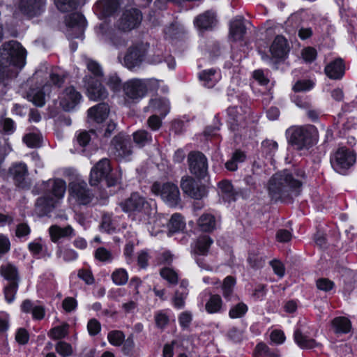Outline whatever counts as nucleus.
Segmentation results:
<instances>
[{"mask_svg":"<svg viewBox=\"0 0 357 357\" xmlns=\"http://www.w3.org/2000/svg\"><path fill=\"white\" fill-rule=\"evenodd\" d=\"M26 50L16 40L3 43L0 48V84L15 76L25 65Z\"/></svg>","mask_w":357,"mask_h":357,"instance_id":"nucleus-1","label":"nucleus"},{"mask_svg":"<svg viewBox=\"0 0 357 357\" xmlns=\"http://www.w3.org/2000/svg\"><path fill=\"white\" fill-rule=\"evenodd\" d=\"M66 190V182L59 178L48 180L42 183L44 196L39 197L36 203V212L39 216L50 213L63 199Z\"/></svg>","mask_w":357,"mask_h":357,"instance_id":"nucleus-2","label":"nucleus"},{"mask_svg":"<svg viewBox=\"0 0 357 357\" xmlns=\"http://www.w3.org/2000/svg\"><path fill=\"white\" fill-rule=\"evenodd\" d=\"M301 185L300 179L295 178L288 170H284L271 177L268 191L271 197L278 200L292 195L297 196Z\"/></svg>","mask_w":357,"mask_h":357,"instance_id":"nucleus-3","label":"nucleus"},{"mask_svg":"<svg viewBox=\"0 0 357 357\" xmlns=\"http://www.w3.org/2000/svg\"><path fill=\"white\" fill-rule=\"evenodd\" d=\"M120 206L129 215L138 216L139 218H149L156 213L155 204L139 192L132 193L128 199L120 204Z\"/></svg>","mask_w":357,"mask_h":357,"instance_id":"nucleus-4","label":"nucleus"},{"mask_svg":"<svg viewBox=\"0 0 357 357\" xmlns=\"http://www.w3.org/2000/svg\"><path fill=\"white\" fill-rule=\"evenodd\" d=\"M159 81L156 79H135L127 82L123 86L126 96L131 100L142 98L148 91H154L158 88Z\"/></svg>","mask_w":357,"mask_h":357,"instance_id":"nucleus-5","label":"nucleus"},{"mask_svg":"<svg viewBox=\"0 0 357 357\" xmlns=\"http://www.w3.org/2000/svg\"><path fill=\"white\" fill-rule=\"evenodd\" d=\"M151 191L153 195L159 196L166 204L171 207H176L180 204L179 189L172 182L155 181L152 184Z\"/></svg>","mask_w":357,"mask_h":357,"instance_id":"nucleus-6","label":"nucleus"},{"mask_svg":"<svg viewBox=\"0 0 357 357\" xmlns=\"http://www.w3.org/2000/svg\"><path fill=\"white\" fill-rule=\"evenodd\" d=\"M289 132L290 142L298 149L308 148L316 142V129L314 126L295 127Z\"/></svg>","mask_w":357,"mask_h":357,"instance_id":"nucleus-7","label":"nucleus"},{"mask_svg":"<svg viewBox=\"0 0 357 357\" xmlns=\"http://www.w3.org/2000/svg\"><path fill=\"white\" fill-rule=\"evenodd\" d=\"M109 152L116 160H130L132 155V148L128 136L122 133L115 136L111 142Z\"/></svg>","mask_w":357,"mask_h":357,"instance_id":"nucleus-8","label":"nucleus"},{"mask_svg":"<svg viewBox=\"0 0 357 357\" xmlns=\"http://www.w3.org/2000/svg\"><path fill=\"white\" fill-rule=\"evenodd\" d=\"M356 161L354 153L344 147L340 148L331 159L333 168L340 174H344Z\"/></svg>","mask_w":357,"mask_h":357,"instance_id":"nucleus-9","label":"nucleus"},{"mask_svg":"<svg viewBox=\"0 0 357 357\" xmlns=\"http://www.w3.org/2000/svg\"><path fill=\"white\" fill-rule=\"evenodd\" d=\"M66 35L69 38H82L86 26V20L79 13H73L66 17Z\"/></svg>","mask_w":357,"mask_h":357,"instance_id":"nucleus-10","label":"nucleus"},{"mask_svg":"<svg viewBox=\"0 0 357 357\" xmlns=\"http://www.w3.org/2000/svg\"><path fill=\"white\" fill-rule=\"evenodd\" d=\"M97 34L101 41L116 48L124 46L126 43L123 35L109 28L105 22L99 26Z\"/></svg>","mask_w":357,"mask_h":357,"instance_id":"nucleus-11","label":"nucleus"},{"mask_svg":"<svg viewBox=\"0 0 357 357\" xmlns=\"http://www.w3.org/2000/svg\"><path fill=\"white\" fill-rule=\"evenodd\" d=\"M69 192L71 199L79 204H88L93 199V195L87 188L86 183L83 181L72 182L70 184Z\"/></svg>","mask_w":357,"mask_h":357,"instance_id":"nucleus-12","label":"nucleus"},{"mask_svg":"<svg viewBox=\"0 0 357 357\" xmlns=\"http://www.w3.org/2000/svg\"><path fill=\"white\" fill-rule=\"evenodd\" d=\"M82 98L81 93L74 86H70L61 92L59 104L64 110L70 111L80 102Z\"/></svg>","mask_w":357,"mask_h":357,"instance_id":"nucleus-13","label":"nucleus"},{"mask_svg":"<svg viewBox=\"0 0 357 357\" xmlns=\"http://www.w3.org/2000/svg\"><path fill=\"white\" fill-rule=\"evenodd\" d=\"M190 170L197 177H204L208 170L207 159L199 151L190 152L188 155Z\"/></svg>","mask_w":357,"mask_h":357,"instance_id":"nucleus-14","label":"nucleus"},{"mask_svg":"<svg viewBox=\"0 0 357 357\" xmlns=\"http://www.w3.org/2000/svg\"><path fill=\"white\" fill-rule=\"evenodd\" d=\"M101 79H94L90 75L84 77V86L89 98L92 100H104L107 98L108 93L100 83Z\"/></svg>","mask_w":357,"mask_h":357,"instance_id":"nucleus-15","label":"nucleus"},{"mask_svg":"<svg viewBox=\"0 0 357 357\" xmlns=\"http://www.w3.org/2000/svg\"><path fill=\"white\" fill-rule=\"evenodd\" d=\"M142 15L137 8L126 9L118 22V28L123 31H129L137 27L141 22Z\"/></svg>","mask_w":357,"mask_h":357,"instance_id":"nucleus-16","label":"nucleus"},{"mask_svg":"<svg viewBox=\"0 0 357 357\" xmlns=\"http://www.w3.org/2000/svg\"><path fill=\"white\" fill-rule=\"evenodd\" d=\"M111 172L112 167L109 160L107 158L100 160L91 170V185H96L102 180L107 179Z\"/></svg>","mask_w":357,"mask_h":357,"instance_id":"nucleus-17","label":"nucleus"},{"mask_svg":"<svg viewBox=\"0 0 357 357\" xmlns=\"http://www.w3.org/2000/svg\"><path fill=\"white\" fill-rule=\"evenodd\" d=\"M146 54V50L142 46L130 47L123 58V65L128 69L138 67L142 63Z\"/></svg>","mask_w":357,"mask_h":357,"instance_id":"nucleus-18","label":"nucleus"},{"mask_svg":"<svg viewBox=\"0 0 357 357\" xmlns=\"http://www.w3.org/2000/svg\"><path fill=\"white\" fill-rule=\"evenodd\" d=\"M46 0H21V11L29 17L40 15L44 12Z\"/></svg>","mask_w":357,"mask_h":357,"instance_id":"nucleus-19","label":"nucleus"},{"mask_svg":"<svg viewBox=\"0 0 357 357\" xmlns=\"http://www.w3.org/2000/svg\"><path fill=\"white\" fill-rule=\"evenodd\" d=\"M10 174L16 185L22 188L26 186V179L28 175V169L24 163L19 162L14 164L10 168Z\"/></svg>","mask_w":357,"mask_h":357,"instance_id":"nucleus-20","label":"nucleus"},{"mask_svg":"<svg viewBox=\"0 0 357 357\" xmlns=\"http://www.w3.org/2000/svg\"><path fill=\"white\" fill-rule=\"evenodd\" d=\"M21 310L24 313H31L34 320H42L45 315V309L43 305L32 302L31 300H24L21 305Z\"/></svg>","mask_w":357,"mask_h":357,"instance_id":"nucleus-21","label":"nucleus"},{"mask_svg":"<svg viewBox=\"0 0 357 357\" xmlns=\"http://www.w3.org/2000/svg\"><path fill=\"white\" fill-rule=\"evenodd\" d=\"M109 112V106L105 103H101L88 110V117L91 121L100 123L107 118Z\"/></svg>","mask_w":357,"mask_h":357,"instance_id":"nucleus-22","label":"nucleus"},{"mask_svg":"<svg viewBox=\"0 0 357 357\" xmlns=\"http://www.w3.org/2000/svg\"><path fill=\"white\" fill-rule=\"evenodd\" d=\"M344 64L342 59H337L328 63L324 69L326 75L332 79H340L344 74Z\"/></svg>","mask_w":357,"mask_h":357,"instance_id":"nucleus-23","label":"nucleus"},{"mask_svg":"<svg viewBox=\"0 0 357 357\" xmlns=\"http://www.w3.org/2000/svg\"><path fill=\"white\" fill-rule=\"evenodd\" d=\"M50 91V86L48 84L44 85L42 89H31L27 94V98L36 106L43 107L45 103V94Z\"/></svg>","mask_w":357,"mask_h":357,"instance_id":"nucleus-24","label":"nucleus"},{"mask_svg":"<svg viewBox=\"0 0 357 357\" xmlns=\"http://www.w3.org/2000/svg\"><path fill=\"white\" fill-rule=\"evenodd\" d=\"M288 50L287 41L281 36L275 37L270 47L273 56L279 59L284 57L288 52Z\"/></svg>","mask_w":357,"mask_h":357,"instance_id":"nucleus-25","label":"nucleus"},{"mask_svg":"<svg viewBox=\"0 0 357 357\" xmlns=\"http://www.w3.org/2000/svg\"><path fill=\"white\" fill-rule=\"evenodd\" d=\"M49 234L52 241L56 243L61 238H68L75 236V231L70 225L61 227L54 225L49 228Z\"/></svg>","mask_w":357,"mask_h":357,"instance_id":"nucleus-26","label":"nucleus"},{"mask_svg":"<svg viewBox=\"0 0 357 357\" xmlns=\"http://www.w3.org/2000/svg\"><path fill=\"white\" fill-rule=\"evenodd\" d=\"M246 29L242 17L234 19L230 23L229 37L234 41L243 40Z\"/></svg>","mask_w":357,"mask_h":357,"instance_id":"nucleus-27","label":"nucleus"},{"mask_svg":"<svg viewBox=\"0 0 357 357\" xmlns=\"http://www.w3.org/2000/svg\"><path fill=\"white\" fill-rule=\"evenodd\" d=\"M118 0H99L96 5V8L102 17L109 16L118 8Z\"/></svg>","mask_w":357,"mask_h":357,"instance_id":"nucleus-28","label":"nucleus"},{"mask_svg":"<svg viewBox=\"0 0 357 357\" xmlns=\"http://www.w3.org/2000/svg\"><path fill=\"white\" fill-rule=\"evenodd\" d=\"M215 13L211 11H206L195 20L197 27L202 30L211 29L215 24Z\"/></svg>","mask_w":357,"mask_h":357,"instance_id":"nucleus-29","label":"nucleus"},{"mask_svg":"<svg viewBox=\"0 0 357 357\" xmlns=\"http://www.w3.org/2000/svg\"><path fill=\"white\" fill-rule=\"evenodd\" d=\"M219 194L227 202L235 201L237 195L231 183L227 180L222 181L218 184Z\"/></svg>","mask_w":357,"mask_h":357,"instance_id":"nucleus-30","label":"nucleus"},{"mask_svg":"<svg viewBox=\"0 0 357 357\" xmlns=\"http://www.w3.org/2000/svg\"><path fill=\"white\" fill-rule=\"evenodd\" d=\"M199 77L205 86L212 88L220 79V74L215 69H208L202 71Z\"/></svg>","mask_w":357,"mask_h":357,"instance_id":"nucleus-31","label":"nucleus"},{"mask_svg":"<svg viewBox=\"0 0 357 357\" xmlns=\"http://www.w3.org/2000/svg\"><path fill=\"white\" fill-rule=\"evenodd\" d=\"M241 112L242 109L238 107H231L227 109L228 121L231 128L234 130H236L238 126L241 125L245 120V116L242 114Z\"/></svg>","mask_w":357,"mask_h":357,"instance_id":"nucleus-32","label":"nucleus"},{"mask_svg":"<svg viewBox=\"0 0 357 357\" xmlns=\"http://www.w3.org/2000/svg\"><path fill=\"white\" fill-rule=\"evenodd\" d=\"M294 340L299 347L303 349H308L314 348L319 346L314 339L310 338L302 333L300 330H296L294 332Z\"/></svg>","mask_w":357,"mask_h":357,"instance_id":"nucleus-33","label":"nucleus"},{"mask_svg":"<svg viewBox=\"0 0 357 357\" xmlns=\"http://www.w3.org/2000/svg\"><path fill=\"white\" fill-rule=\"evenodd\" d=\"M149 107L162 116H166L169 111V102L165 98H157L152 99Z\"/></svg>","mask_w":357,"mask_h":357,"instance_id":"nucleus-34","label":"nucleus"},{"mask_svg":"<svg viewBox=\"0 0 357 357\" xmlns=\"http://www.w3.org/2000/svg\"><path fill=\"white\" fill-rule=\"evenodd\" d=\"M213 240L208 236L204 235L197 238L192 250L195 254L204 255L207 253Z\"/></svg>","mask_w":357,"mask_h":357,"instance_id":"nucleus-35","label":"nucleus"},{"mask_svg":"<svg viewBox=\"0 0 357 357\" xmlns=\"http://www.w3.org/2000/svg\"><path fill=\"white\" fill-rule=\"evenodd\" d=\"M56 6L61 12H69L84 5L86 0H54Z\"/></svg>","mask_w":357,"mask_h":357,"instance_id":"nucleus-36","label":"nucleus"},{"mask_svg":"<svg viewBox=\"0 0 357 357\" xmlns=\"http://www.w3.org/2000/svg\"><path fill=\"white\" fill-rule=\"evenodd\" d=\"M198 225L203 231H211L216 226L215 218L211 214H203L198 220Z\"/></svg>","mask_w":357,"mask_h":357,"instance_id":"nucleus-37","label":"nucleus"},{"mask_svg":"<svg viewBox=\"0 0 357 357\" xmlns=\"http://www.w3.org/2000/svg\"><path fill=\"white\" fill-rule=\"evenodd\" d=\"M0 273L8 280V283L11 282H19L17 268L10 264L1 266L0 268Z\"/></svg>","mask_w":357,"mask_h":357,"instance_id":"nucleus-38","label":"nucleus"},{"mask_svg":"<svg viewBox=\"0 0 357 357\" xmlns=\"http://www.w3.org/2000/svg\"><path fill=\"white\" fill-rule=\"evenodd\" d=\"M222 307V300L219 295H212L206 302L205 308L210 314L218 313Z\"/></svg>","mask_w":357,"mask_h":357,"instance_id":"nucleus-39","label":"nucleus"},{"mask_svg":"<svg viewBox=\"0 0 357 357\" xmlns=\"http://www.w3.org/2000/svg\"><path fill=\"white\" fill-rule=\"evenodd\" d=\"M333 326L337 333H347L351 329V322L345 317H337L333 321Z\"/></svg>","mask_w":357,"mask_h":357,"instance_id":"nucleus-40","label":"nucleus"},{"mask_svg":"<svg viewBox=\"0 0 357 357\" xmlns=\"http://www.w3.org/2000/svg\"><path fill=\"white\" fill-rule=\"evenodd\" d=\"M133 140L137 145L142 147L152 141V136L146 130H138L133 133Z\"/></svg>","mask_w":357,"mask_h":357,"instance_id":"nucleus-41","label":"nucleus"},{"mask_svg":"<svg viewBox=\"0 0 357 357\" xmlns=\"http://www.w3.org/2000/svg\"><path fill=\"white\" fill-rule=\"evenodd\" d=\"M86 63L89 72L91 73V76L94 79H102L103 76V72L101 66L98 63L93 60L88 59L86 60Z\"/></svg>","mask_w":357,"mask_h":357,"instance_id":"nucleus-42","label":"nucleus"},{"mask_svg":"<svg viewBox=\"0 0 357 357\" xmlns=\"http://www.w3.org/2000/svg\"><path fill=\"white\" fill-rule=\"evenodd\" d=\"M160 275L169 284L175 285L178 282V273L171 268L165 267L162 268L160 271Z\"/></svg>","mask_w":357,"mask_h":357,"instance_id":"nucleus-43","label":"nucleus"},{"mask_svg":"<svg viewBox=\"0 0 357 357\" xmlns=\"http://www.w3.org/2000/svg\"><path fill=\"white\" fill-rule=\"evenodd\" d=\"M94 257L97 260L103 263H111L114 259L112 252L104 247L97 248Z\"/></svg>","mask_w":357,"mask_h":357,"instance_id":"nucleus-44","label":"nucleus"},{"mask_svg":"<svg viewBox=\"0 0 357 357\" xmlns=\"http://www.w3.org/2000/svg\"><path fill=\"white\" fill-rule=\"evenodd\" d=\"M248 310V307L247 305L243 302H240L230 308L229 316L231 319L241 318L246 314Z\"/></svg>","mask_w":357,"mask_h":357,"instance_id":"nucleus-45","label":"nucleus"},{"mask_svg":"<svg viewBox=\"0 0 357 357\" xmlns=\"http://www.w3.org/2000/svg\"><path fill=\"white\" fill-rule=\"evenodd\" d=\"M185 222L180 214L175 213L172 215L169 221V228L171 232H177L185 227Z\"/></svg>","mask_w":357,"mask_h":357,"instance_id":"nucleus-46","label":"nucleus"},{"mask_svg":"<svg viewBox=\"0 0 357 357\" xmlns=\"http://www.w3.org/2000/svg\"><path fill=\"white\" fill-rule=\"evenodd\" d=\"M112 280L116 285H124L128 280V274L124 268H117L112 273Z\"/></svg>","mask_w":357,"mask_h":357,"instance_id":"nucleus-47","label":"nucleus"},{"mask_svg":"<svg viewBox=\"0 0 357 357\" xmlns=\"http://www.w3.org/2000/svg\"><path fill=\"white\" fill-rule=\"evenodd\" d=\"M261 148L263 153L271 159L278 150V144L273 140L266 139L262 142Z\"/></svg>","mask_w":357,"mask_h":357,"instance_id":"nucleus-48","label":"nucleus"},{"mask_svg":"<svg viewBox=\"0 0 357 357\" xmlns=\"http://www.w3.org/2000/svg\"><path fill=\"white\" fill-rule=\"evenodd\" d=\"M19 282H11L4 288L5 298L8 303H10L15 300V294L18 289Z\"/></svg>","mask_w":357,"mask_h":357,"instance_id":"nucleus-49","label":"nucleus"},{"mask_svg":"<svg viewBox=\"0 0 357 357\" xmlns=\"http://www.w3.org/2000/svg\"><path fill=\"white\" fill-rule=\"evenodd\" d=\"M107 339L111 344L119 347L124 342L125 335L120 331H113L108 333Z\"/></svg>","mask_w":357,"mask_h":357,"instance_id":"nucleus-50","label":"nucleus"},{"mask_svg":"<svg viewBox=\"0 0 357 357\" xmlns=\"http://www.w3.org/2000/svg\"><path fill=\"white\" fill-rule=\"evenodd\" d=\"M68 325L67 324L53 328L49 333L52 339H61L68 334Z\"/></svg>","mask_w":357,"mask_h":357,"instance_id":"nucleus-51","label":"nucleus"},{"mask_svg":"<svg viewBox=\"0 0 357 357\" xmlns=\"http://www.w3.org/2000/svg\"><path fill=\"white\" fill-rule=\"evenodd\" d=\"M235 282V279L231 276H227L225 278L222 285V289L223 296L225 298H229L231 296Z\"/></svg>","mask_w":357,"mask_h":357,"instance_id":"nucleus-52","label":"nucleus"},{"mask_svg":"<svg viewBox=\"0 0 357 357\" xmlns=\"http://www.w3.org/2000/svg\"><path fill=\"white\" fill-rule=\"evenodd\" d=\"M24 142L30 148H36L40 146V137L34 133L26 135L23 138Z\"/></svg>","mask_w":357,"mask_h":357,"instance_id":"nucleus-53","label":"nucleus"},{"mask_svg":"<svg viewBox=\"0 0 357 357\" xmlns=\"http://www.w3.org/2000/svg\"><path fill=\"white\" fill-rule=\"evenodd\" d=\"M188 295V291L184 289L182 291H176L173 298V304L175 307L181 309L185 306V299Z\"/></svg>","mask_w":357,"mask_h":357,"instance_id":"nucleus-54","label":"nucleus"},{"mask_svg":"<svg viewBox=\"0 0 357 357\" xmlns=\"http://www.w3.org/2000/svg\"><path fill=\"white\" fill-rule=\"evenodd\" d=\"M56 254L59 257H62L66 261H74L78 257L77 253L74 250L70 248H66L63 250L59 248Z\"/></svg>","mask_w":357,"mask_h":357,"instance_id":"nucleus-55","label":"nucleus"},{"mask_svg":"<svg viewBox=\"0 0 357 357\" xmlns=\"http://www.w3.org/2000/svg\"><path fill=\"white\" fill-rule=\"evenodd\" d=\"M56 351L63 357L69 356L73 353L71 345L65 342H59L56 346Z\"/></svg>","mask_w":357,"mask_h":357,"instance_id":"nucleus-56","label":"nucleus"},{"mask_svg":"<svg viewBox=\"0 0 357 357\" xmlns=\"http://www.w3.org/2000/svg\"><path fill=\"white\" fill-rule=\"evenodd\" d=\"M49 78L52 84L58 88L63 84L65 79L64 76L61 75L56 70L50 72Z\"/></svg>","mask_w":357,"mask_h":357,"instance_id":"nucleus-57","label":"nucleus"},{"mask_svg":"<svg viewBox=\"0 0 357 357\" xmlns=\"http://www.w3.org/2000/svg\"><path fill=\"white\" fill-rule=\"evenodd\" d=\"M100 228L102 231L107 233H111L114 230V227L110 215H104L102 216Z\"/></svg>","mask_w":357,"mask_h":357,"instance_id":"nucleus-58","label":"nucleus"},{"mask_svg":"<svg viewBox=\"0 0 357 357\" xmlns=\"http://www.w3.org/2000/svg\"><path fill=\"white\" fill-rule=\"evenodd\" d=\"M313 85L310 80H300L294 84L293 89L296 92L308 91L313 87Z\"/></svg>","mask_w":357,"mask_h":357,"instance_id":"nucleus-59","label":"nucleus"},{"mask_svg":"<svg viewBox=\"0 0 357 357\" xmlns=\"http://www.w3.org/2000/svg\"><path fill=\"white\" fill-rule=\"evenodd\" d=\"M192 319V315L191 312L185 311L182 312L178 317V321L181 326L183 328L189 327Z\"/></svg>","mask_w":357,"mask_h":357,"instance_id":"nucleus-60","label":"nucleus"},{"mask_svg":"<svg viewBox=\"0 0 357 357\" xmlns=\"http://www.w3.org/2000/svg\"><path fill=\"white\" fill-rule=\"evenodd\" d=\"M196 182L190 178H183L181 182V188L184 192V193L188 195H192L191 189L194 186Z\"/></svg>","mask_w":357,"mask_h":357,"instance_id":"nucleus-61","label":"nucleus"},{"mask_svg":"<svg viewBox=\"0 0 357 357\" xmlns=\"http://www.w3.org/2000/svg\"><path fill=\"white\" fill-rule=\"evenodd\" d=\"M317 287L319 290L328 291L334 287V283L326 278H321L317 281Z\"/></svg>","mask_w":357,"mask_h":357,"instance_id":"nucleus-62","label":"nucleus"},{"mask_svg":"<svg viewBox=\"0 0 357 357\" xmlns=\"http://www.w3.org/2000/svg\"><path fill=\"white\" fill-rule=\"evenodd\" d=\"M155 321L158 328H163L167 325L169 317L165 313L158 312L155 315Z\"/></svg>","mask_w":357,"mask_h":357,"instance_id":"nucleus-63","label":"nucleus"},{"mask_svg":"<svg viewBox=\"0 0 357 357\" xmlns=\"http://www.w3.org/2000/svg\"><path fill=\"white\" fill-rule=\"evenodd\" d=\"M302 56L306 62H312L317 57V51L313 47H307L303 50Z\"/></svg>","mask_w":357,"mask_h":357,"instance_id":"nucleus-64","label":"nucleus"}]
</instances>
